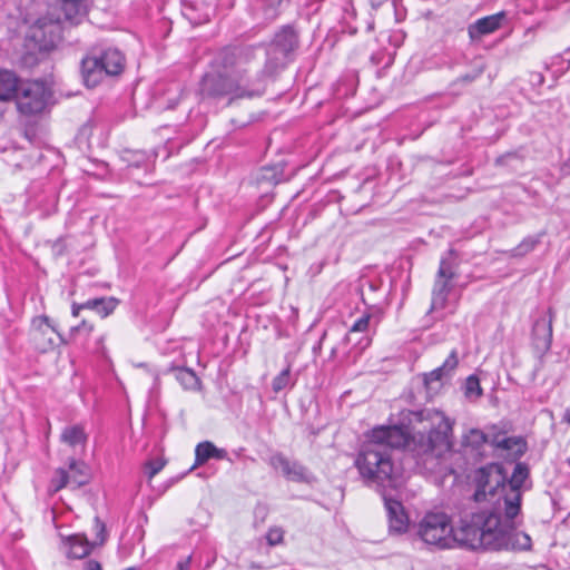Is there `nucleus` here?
I'll list each match as a JSON object with an SVG mask.
<instances>
[{"label": "nucleus", "mask_w": 570, "mask_h": 570, "mask_svg": "<svg viewBox=\"0 0 570 570\" xmlns=\"http://www.w3.org/2000/svg\"><path fill=\"white\" fill-rule=\"evenodd\" d=\"M373 316L371 314H363L355 323L352 325L350 330V335L356 332H365L368 330Z\"/></svg>", "instance_id": "72a5a7b5"}, {"label": "nucleus", "mask_w": 570, "mask_h": 570, "mask_svg": "<svg viewBox=\"0 0 570 570\" xmlns=\"http://www.w3.org/2000/svg\"><path fill=\"white\" fill-rule=\"evenodd\" d=\"M500 449L510 451L514 456L520 458L527 451V442L520 436H505L502 438Z\"/></svg>", "instance_id": "bb28decb"}, {"label": "nucleus", "mask_w": 570, "mask_h": 570, "mask_svg": "<svg viewBox=\"0 0 570 570\" xmlns=\"http://www.w3.org/2000/svg\"><path fill=\"white\" fill-rule=\"evenodd\" d=\"M382 497L387 512L390 531L395 533L405 532L409 525V518L402 503L399 500L387 497L385 492L382 493Z\"/></svg>", "instance_id": "2eb2a0df"}, {"label": "nucleus", "mask_w": 570, "mask_h": 570, "mask_svg": "<svg viewBox=\"0 0 570 570\" xmlns=\"http://www.w3.org/2000/svg\"><path fill=\"white\" fill-rule=\"evenodd\" d=\"M261 511L263 513V517L265 515V509H257L256 513Z\"/></svg>", "instance_id": "49530a36"}, {"label": "nucleus", "mask_w": 570, "mask_h": 570, "mask_svg": "<svg viewBox=\"0 0 570 570\" xmlns=\"http://www.w3.org/2000/svg\"><path fill=\"white\" fill-rule=\"evenodd\" d=\"M176 380L180 383V385L186 390H196L200 385V381L196 373L186 367H175L173 368Z\"/></svg>", "instance_id": "b1692460"}, {"label": "nucleus", "mask_w": 570, "mask_h": 570, "mask_svg": "<svg viewBox=\"0 0 570 570\" xmlns=\"http://www.w3.org/2000/svg\"><path fill=\"white\" fill-rule=\"evenodd\" d=\"M267 17L274 19L277 16V10L274 7H271L266 12Z\"/></svg>", "instance_id": "c03bdc74"}, {"label": "nucleus", "mask_w": 570, "mask_h": 570, "mask_svg": "<svg viewBox=\"0 0 570 570\" xmlns=\"http://www.w3.org/2000/svg\"><path fill=\"white\" fill-rule=\"evenodd\" d=\"M94 326L86 321H82L79 325L71 327L70 336L76 337L79 334L89 335Z\"/></svg>", "instance_id": "c9c22d12"}, {"label": "nucleus", "mask_w": 570, "mask_h": 570, "mask_svg": "<svg viewBox=\"0 0 570 570\" xmlns=\"http://www.w3.org/2000/svg\"><path fill=\"white\" fill-rule=\"evenodd\" d=\"M21 82L14 72L0 69V101H9L16 98Z\"/></svg>", "instance_id": "6ab92c4d"}, {"label": "nucleus", "mask_w": 570, "mask_h": 570, "mask_svg": "<svg viewBox=\"0 0 570 570\" xmlns=\"http://www.w3.org/2000/svg\"><path fill=\"white\" fill-rule=\"evenodd\" d=\"M507 14L504 11L483 17L468 27V33L471 41L481 39L485 35H490L502 26V21Z\"/></svg>", "instance_id": "dca6fc26"}, {"label": "nucleus", "mask_w": 570, "mask_h": 570, "mask_svg": "<svg viewBox=\"0 0 570 570\" xmlns=\"http://www.w3.org/2000/svg\"><path fill=\"white\" fill-rule=\"evenodd\" d=\"M125 56L117 48H94L81 60V73L88 88L98 86L105 77L118 76L125 68Z\"/></svg>", "instance_id": "20e7f679"}, {"label": "nucleus", "mask_w": 570, "mask_h": 570, "mask_svg": "<svg viewBox=\"0 0 570 570\" xmlns=\"http://www.w3.org/2000/svg\"><path fill=\"white\" fill-rule=\"evenodd\" d=\"M164 464L163 463H159V462H149L148 463V468H149V472H148V475L149 478H153L155 476L161 469H163Z\"/></svg>", "instance_id": "4c0bfd02"}, {"label": "nucleus", "mask_w": 570, "mask_h": 570, "mask_svg": "<svg viewBox=\"0 0 570 570\" xmlns=\"http://www.w3.org/2000/svg\"><path fill=\"white\" fill-rule=\"evenodd\" d=\"M529 476V468L525 463L519 462L515 464L511 478L508 480L505 476V488L501 499L497 501V511H503V515L508 521H519L518 517L521 514L522 502V485Z\"/></svg>", "instance_id": "0eeeda50"}, {"label": "nucleus", "mask_w": 570, "mask_h": 570, "mask_svg": "<svg viewBox=\"0 0 570 570\" xmlns=\"http://www.w3.org/2000/svg\"><path fill=\"white\" fill-rule=\"evenodd\" d=\"M87 439L88 436L85 432V429L80 424L66 426L60 435L61 442L72 448H76L77 445L83 446L87 442Z\"/></svg>", "instance_id": "5701e85b"}, {"label": "nucleus", "mask_w": 570, "mask_h": 570, "mask_svg": "<svg viewBox=\"0 0 570 570\" xmlns=\"http://www.w3.org/2000/svg\"><path fill=\"white\" fill-rule=\"evenodd\" d=\"M94 531H95V540L92 541L95 546H102L108 537L106 524L96 517L94 520Z\"/></svg>", "instance_id": "2f4dec72"}, {"label": "nucleus", "mask_w": 570, "mask_h": 570, "mask_svg": "<svg viewBox=\"0 0 570 570\" xmlns=\"http://www.w3.org/2000/svg\"><path fill=\"white\" fill-rule=\"evenodd\" d=\"M464 394L469 399H479L482 395L480 380L476 375H470L464 385Z\"/></svg>", "instance_id": "c85d7f7f"}, {"label": "nucleus", "mask_w": 570, "mask_h": 570, "mask_svg": "<svg viewBox=\"0 0 570 570\" xmlns=\"http://www.w3.org/2000/svg\"><path fill=\"white\" fill-rule=\"evenodd\" d=\"M489 434L484 433L479 429H471L462 438V446L471 448L473 450H479L488 443Z\"/></svg>", "instance_id": "393cba45"}, {"label": "nucleus", "mask_w": 570, "mask_h": 570, "mask_svg": "<svg viewBox=\"0 0 570 570\" xmlns=\"http://www.w3.org/2000/svg\"><path fill=\"white\" fill-rule=\"evenodd\" d=\"M520 521H508L503 511L494 508L463 514L453 531V547L470 550H530L532 540L519 531Z\"/></svg>", "instance_id": "f03ea898"}, {"label": "nucleus", "mask_w": 570, "mask_h": 570, "mask_svg": "<svg viewBox=\"0 0 570 570\" xmlns=\"http://www.w3.org/2000/svg\"><path fill=\"white\" fill-rule=\"evenodd\" d=\"M68 481L71 488L78 489L89 481L87 466L83 462L70 460L68 469H66Z\"/></svg>", "instance_id": "4be33fe9"}, {"label": "nucleus", "mask_w": 570, "mask_h": 570, "mask_svg": "<svg viewBox=\"0 0 570 570\" xmlns=\"http://www.w3.org/2000/svg\"><path fill=\"white\" fill-rule=\"evenodd\" d=\"M199 94L203 98L216 99L228 96L235 99L230 72L219 68L217 71L206 73L199 82Z\"/></svg>", "instance_id": "9b49d317"}, {"label": "nucleus", "mask_w": 570, "mask_h": 570, "mask_svg": "<svg viewBox=\"0 0 570 570\" xmlns=\"http://www.w3.org/2000/svg\"><path fill=\"white\" fill-rule=\"evenodd\" d=\"M188 10H191V7H188L187 4H184V14L190 20V21H196V18L193 17Z\"/></svg>", "instance_id": "37998d69"}, {"label": "nucleus", "mask_w": 570, "mask_h": 570, "mask_svg": "<svg viewBox=\"0 0 570 570\" xmlns=\"http://www.w3.org/2000/svg\"><path fill=\"white\" fill-rule=\"evenodd\" d=\"M66 487H70L66 469L59 468L50 481V488L53 492H58Z\"/></svg>", "instance_id": "7c9ffc66"}, {"label": "nucleus", "mask_w": 570, "mask_h": 570, "mask_svg": "<svg viewBox=\"0 0 570 570\" xmlns=\"http://www.w3.org/2000/svg\"><path fill=\"white\" fill-rule=\"evenodd\" d=\"M89 0H59L65 18L78 23L88 12Z\"/></svg>", "instance_id": "412c9836"}, {"label": "nucleus", "mask_w": 570, "mask_h": 570, "mask_svg": "<svg viewBox=\"0 0 570 570\" xmlns=\"http://www.w3.org/2000/svg\"><path fill=\"white\" fill-rule=\"evenodd\" d=\"M480 61L474 65V68L471 72H468L463 76L458 77L453 85H470L473 81H475L485 71L487 65L482 61V59H479Z\"/></svg>", "instance_id": "cd10ccee"}, {"label": "nucleus", "mask_w": 570, "mask_h": 570, "mask_svg": "<svg viewBox=\"0 0 570 570\" xmlns=\"http://www.w3.org/2000/svg\"><path fill=\"white\" fill-rule=\"evenodd\" d=\"M472 482L475 491L472 499L476 503L490 502L494 508L497 501L503 494L505 488V473L503 466L499 463H489L479 468L473 475Z\"/></svg>", "instance_id": "423d86ee"}, {"label": "nucleus", "mask_w": 570, "mask_h": 570, "mask_svg": "<svg viewBox=\"0 0 570 570\" xmlns=\"http://www.w3.org/2000/svg\"><path fill=\"white\" fill-rule=\"evenodd\" d=\"M544 233L525 237L517 247L512 249L513 257H522L531 253L542 240Z\"/></svg>", "instance_id": "a878e982"}, {"label": "nucleus", "mask_w": 570, "mask_h": 570, "mask_svg": "<svg viewBox=\"0 0 570 570\" xmlns=\"http://www.w3.org/2000/svg\"><path fill=\"white\" fill-rule=\"evenodd\" d=\"M117 305H118V299H116L114 297H100V305L97 309V313L101 317H107L115 311Z\"/></svg>", "instance_id": "473e14b6"}, {"label": "nucleus", "mask_w": 570, "mask_h": 570, "mask_svg": "<svg viewBox=\"0 0 570 570\" xmlns=\"http://www.w3.org/2000/svg\"><path fill=\"white\" fill-rule=\"evenodd\" d=\"M563 421L570 424V407L566 411Z\"/></svg>", "instance_id": "a18cd8bd"}, {"label": "nucleus", "mask_w": 570, "mask_h": 570, "mask_svg": "<svg viewBox=\"0 0 570 570\" xmlns=\"http://www.w3.org/2000/svg\"><path fill=\"white\" fill-rule=\"evenodd\" d=\"M452 250L449 256L442 257L432 288V299L430 313L443 311L448 304V297L452 291L451 282L456 277V265L451 259Z\"/></svg>", "instance_id": "1a4fd4ad"}, {"label": "nucleus", "mask_w": 570, "mask_h": 570, "mask_svg": "<svg viewBox=\"0 0 570 570\" xmlns=\"http://www.w3.org/2000/svg\"><path fill=\"white\" fill-rule=\"evenodd\" d=\"M255 58L253 47H227L216 57L215 65L230 72L235 98L261 96L265 89V78L272 77L262 70L252 72L249 66Z\"/></svg>", "instance_id": "7ed1b4c3"}, {"label": "nucleus", "mask_w": 570, "mask_h": 570, "mask_svg": "<svg viewBox=\"0 0 570 570\" xmlns=\"http://www.w3.org/2000/svg\"><path fill=\"white\" fill-rule=\"evenodd\" d=\"M83 570H102V567L96 560H88L85 562Z\"/></svg>", "instance_id": "ea45409f"}, {"label": "nucleus", "mask_w": 570, "mask_h": 570, "mask_svg": "<svg viewBox=\"0 0 570 570\" xmlns=\"http://www.w3.org/2000/svg\"><path fill=\"white\" fill-rule=\"evenodd\" d=\"M50 97V91L41 81L21 82L16 96L19 112L31 116L41 112Z\"/></svg>", "instance_id": "9d476101"}, {"label": "nucleus", "mask_w": 570, "mask_h": 570, "mask_svg": "<svg viewBox=\"0 0 570 570\" xmlns=\"http://www.w3.org/2000/svg\"><path fill=\"white\" fill-rule=\"evenodd\" d=\"M552 309L549 308L548 316L539 317L532 327V342L534 347L540 352L550 350L552 343Z\"/></svg>", "instance_id": "4468645a"}, {"label": "nucleus", "mask_w": 570, "mask_h": 570, "mask_svg": "<svg viewBox=\"0 0 570 570\" xmlns=\"http://www.w3.org/2000/svg\"><path fill=\"white\" fill-rule=\"evenodd\" d=\"M284 531L281 528H271L266 533V540L269 546L279 544L283 541Z\"/></svg>", "instance_id": "f704fd0d"}, {"label": "nucleus", "mask_w": 570, "mask_h": 570, "mask_svg": "<svg viewBox=\"0 0 570 570\" xmlns=\"http://www.w3.org/2000/svg\"><path fill=\"white\" fill-rule=\"evenodd\" d=\"M191 557H187L185 560H181L177 563V570H189Z\"/></svg>", "instance_id": "a19ab883"}, {"label": "nucleus", "mask_w": 570, "mask_h": 570, "mask_svg": "<svg viewBox=\"0 0 570 570\" xmlns=\"http://www.w3.org/2000/svg\"><path fill=\"white\" fill-rule=\"evenodd\" d=\"M56 337L62 344L67 341L56 331L46 315L37 316L31 323V340L37 351L46 353L56 346Z\"/></svg>", "instance_id": "f8f14e48"}, {"label": "nucleus", "mask_w": 570, "mask_h": 570, "mask_svg": "<svg viewBox=\"0 0 570 570\" xmlns=\"http://www.w3.org/2000/svg\"><path fill=\"white\" fill-rule=\"evenodd\" d=\"M291 383V366L284 368L277 376L273 379L272 389L275 393H279Z\"/></svg>", "instance_id": "c756f323"}, {"label": "nucleus", "mask_w": 570, "mask_h": 570, "mask_svg": "<svg viewBox=\"0 0 570 570\" xmlns=\"http://www.w3.org/2000/svg\"><path fill=\"white\" fill-rule=\"evenodd\" d=\"M83 309V306L82 304H77V303H73L72 304V308H71V314L72 316L77 317L79 315V312Z\"/></svg>", "instance_id": "79ce46f5"}, {"label": "nucleus", "mask_w": 570, "mask_h": 570, "mask_svg": "<svg viewBox=\"0 0 570 570\" xmlns=\"http://www.w3.org/2000/svg\"><path fill=\"white\" fill-rule=\"evenodd\" d=\"M458 363L456 351H452L441 366L424 375V384L430 387L431 384L441 382L443 377L449 376V374L458 366Z\"/></svg>", "instance_id": "aec40b11"}, {"label": "nucleus", "mask_w": 570, "mask_h": 570, "mask_svg": "<svg viewBox=\"0 0 570 570\" xmlns=\"http://www.w3.org/2000/svg\"><path fill=\"white\" fill-rule=\"evenodd\" d=\"M100 305V298H92V299H88L87 302L82 303V306H83V309H92V311H96L98 309Z\"/></svg>", "instance_id": "58836bf2"}, {"label": "nucleus", "mask_w": 570, "mask_h": 570, "mask_svg": "<svg viewBox=\"0 0 570 570\" xmlns=\"http://www.w3.org/2000/svg\"><path fill=\"white\" fill-rule=\"evenodd\" d=\"M269 465L275 470H281L284 478L292 482H309L312 474L303 464L297 461H291L282 453L273 454L268 460Z\"/></svg>", "instance_id": "ddd939ff"}, {"label": "nucleus", "mask_w": 570, "mask_h": 570, "mask_svg": "<svg viewBox=\"0 0 570 570\" xmlns=\"http://www.w3.org/2000/svg\"><path fill=\"white\" fill-rule=\"evenodd\" d=\"M298 47V36L291 26L283 27L266 49L264 72L275 75L287 63L291 52Z\"/></svg>", "instance_id": "6e6552de"}, {"label": "nucleus", "mask_w": 570, "mask_h": 570, "mask_svg": "<svg viewBox=\"0 0 570 570\" xmlns=\"http://www.w3.org/2000/svg\"><path fill=\"white\" fill-rule=\"evenodd\" d=\"M419 422H429V432H416L411 438L407 431L397 425L377 426L363 444L355 460V465L368 487L384 492L395 489L400 483V471L392 460V451L403 446L410 448L416 463L428 472L442 470L443 456L452 448L453 422L438 410L416 412Z\"/></svg>", "instance_id": "f257e3e1"}, {"label": "nucleus", "mask_w": 570, "mask_h": 570, "mask_svg": "<svg viewBox=\"0 0 570 570\" xmlns=\"http://www.w3.org/2000/svg\"><path fill=\"white\" fill-rule=\"evenodd\" d=\"M502 438H505L502 433H494L493 435L489 434L488 443L500 449Z\"/></svg>", "instance_id": "e433bc0d"}, {"label": "nucleus", "mask_w": 570, "mask_h": 570, "mask_svg": "<svg viewBox=\"0 0 570 570\" xmlns=\"http://www.w3.org/2000/svg\"><path fill=\"white\" fill-rule=\"evenodd\" d=\"M67 548V556L73 559H81L88 556L94 547L85 534H72L63 539Z\"/></svg>", "instance_id": "a211bd4d"}, {"label": "nucleus", "mask_w": 570, "mask_h": 570, "mask_svg": "<svg viewBox=\"0 0 570 570\" xmlns=\"http://www.w3.org/2000/svg\"><path fill=\"white\" fill-rule=\"evenodd\" d=\"M227 456V451L225 449L217 448L213 442H199L195 448V463L193 469L205 464L210 459L225 460Z\"/></svg>", "instance_id": "f3484780"}, {"label": "nucleus", "mask_w": 570, "mask_h": 570, "mask_svg": "<svg viewBox=\"0 0 570 570\" xmlns=\"http://www.w3.org/2000/svg\"><path fill=\"white\" fill-rule=\"evenodd\" d=\"M453 531L451 517L443 511L426 512L416 525L417 537L438 549L453 547Z\"/></svg>", "instance_id": "39448f33"}]
</instances>
